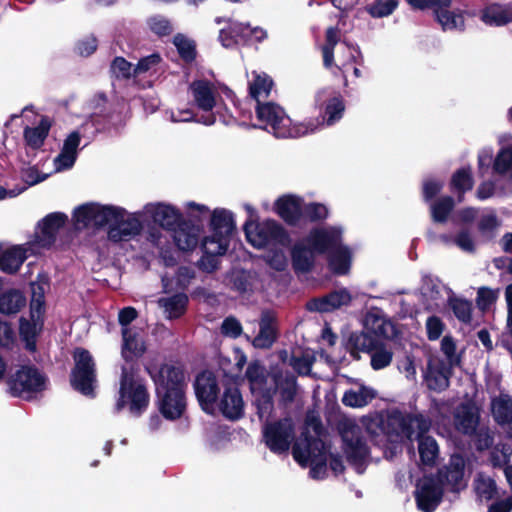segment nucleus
Here are the masks:
<instances>
[{
    "label": "nucleus",
    "mask_w": 512,
    "mask_h": 512,
    "mask_svg": "<svg viewBox=\"0 0 512 512\" xmlns=\"http://www.w3.org/2000/svg\"><path fill=\"white\" fill-rule=\"evenodd\" d=\"M266 445L274 453L287 452L294 438V426L290 419L266 424L263 429Z\"/></svg>",
    "instance_id": "nucleus-12"
},
{
    "label": "nucleus",
    "mask_w": 512,
    "mask_h": 512,
    "mask_svg": "<svg viewBox=\"0 0 512 512\" xmlns=\"http://www.w3.org/2000/svg\"><path fill=\"white\" fill-rule=\"evenodd\" d=\"M187 303L188 297L184 293L163 296L157 301L158 307L169 320L181 317L186 311Z\"/></svg>",
    "instance_id": "nucleus-34"
},
{
    "label": "nucleus",
    "mask_w": 512,
    "mask_h": 512,
    "mask_svg": "<svg viewBox=\"0 0 512 512\" xmlns=\"http://www.w3.org/2000/svg\"><path fill=\"white\" fill-rule=\"evenodd\" d=\"M272 85V79L266 73L253 71L249 76L250 95L257 103L269 96Z\"/></svg>",
    "instance_id": "nucleus-42"
},
{
    "label": "nucleus",
    "mask_w": 512,
    "mask_h": 512,
    "mask_svg": "<svg viewBox=\"0 0 512 512\" xmlns=\"http://www.w3.org/2000/svg\"><path fill=\"white\" fill-rule=\"evenodd\" d=\"M318 254L313 247L309 246L306 238L298 242L292 250V263L296 271L307 272L315 262V256Z\"/></svg>",
    "instance_id": "nucleus-35"
},
{
    "label": "nucleus",
    "mask_w": 512,
    "mask_h": 512,
    "mask_svg": "<svg viewBox=\"0 0 512 512\" xmlns=\"http://www.w3.org/2000/svg\"><path fill=\"white\" fill-rule=\"evenodd\" d=\"M491 414L499 425L512 423V396L501 391L498 395L491 396Z\"/></svg>",
    "instance_id": "nucleus-33"
},
{
    "label": "nucleus",
    "mask_w": 512,
    "mask_h": 512,
    "mask_svg": "<svg viewBox=\"0 0 512 512\" xmlns=\"http://www.w3.org/2000/svg\"><path fill=\"white\" fill-rule=\"evenodd\" d=\"M480 20L491 27L505 26L512 22V4L492 3L481 10Z\"/></svg>",
    "instance_id": "nucleus-25"
},
{
    "label": "nucleus",
    "mask_w": 512,
    "mask_h": 512,
    "mask_svg": "<svg viewBox=\"0 0 512 512\" xmlns=\"http://www.w3.org/2000/svg\"><path fill=\"white\" fill-rule=\"evenodd\" d=\"M235 229L233 213L224 208H217L210 216L211 233L230 237Z\"/></svg>",
    "instance_id": "nucleus-37"
},
{
    "label": "nucleus",
    "mask_w": 512,
    "mask_h": 512,
    "mask_svg": "<svg viewBox=\"0 0 512 512\" xmlns=\"http://www.w3.org/2000/svg\"><path fill=\"white\" fill-rule=\"evenodd\" d=\"M26 304V298L17 290L8 291L0 296V313L15 314Z\"/></svg>",
    "instance_id": "nucleus-47"
},
{
    "label": "nucleus",
    "mask_w": 512,
    "mask_h": 512,
    "mask_svg": "<svg viewBox=\"0 0 512 512\" xmlns=\"http://www.w3.org/2000/svg\"><path fill=\"white\" fill-rule=\"evenodd\" d=\"M116 213L111 217L108 238L114 242L128 241L139 235L143 229L142 210L130 213L122 207L115 206Z\"/></svg>",
    "instance_id": "nucleus-6"
},
{
    "label": "nucleus",
    "mask_w": 512,
    "mask_h": 512,
    "mask_svg": "<svg viewBox=\"0 0 512 512\" xmlns=\"http://www.w3.org/2000/svg\"><path fill=\"white\" fill-rule=\"evenodd\" d=\"M339 41V30L329 28L326 32V43L322 48L323 62L326 68H331L334 64L333 51Z\"/></svg>",
    "instance_id": "nucleus-57"
},
{
    "label": "nucleus",
    "mask_w": 512,
    "mask_h": 512,
    "mask_svg": "<svg viewBox=\"0 0 512 512\" xmlns=\"http://www.w3.org/2000/svg\"><path fill=\"white\" fill-rule=\"evenodd\" d=\"M230 237L217 235L212 233L210 236L204 238L202 242L203 256L199 261L200 267L207 271L212 272L217 268L218 257L226 253L229 246Z\"/></svg>",
    "instance_id": "nucleus-17"
},
{
    "label": "nucleus",
    "mask_w": 512,
    "mask_h": 512,
    "mask_svg": "<svg viewBox=\"0 0 512 512\" xmlns=\"http://www.w3.org/2000/svg\"><path fill=\"white\" fill-rule=\"evenodd\" d=\"M215 21L217 24H227L219 33V40L224 47L230 48L240 40H246L248 24L220 17L216 18Z\"/></svg>",
    "instance_id": "nucleus-27"
},
{
    "label": "nucleus",
    "mask_w": 512,
    "mask_h": 512,
    "mask_svg": "<svg viewBox=\"0 0 512 512\" xmlns=\"http://www.w3.org/2000/svg\"><path fill=\"white\" fill-rule=\"evenodd\" d=\"M441 481V485L458 492L467 486L465 477V460L461 455H452L449 464L444 470H441L436 477Z\"/></svg>",
    "instance_id": "nucleus-20"
},
{
    "label": "nucleus",
    "mask_w": 512,
    "mask_h": 512,
    "mask_svg": "<svg viewBox=\"0 0 512 512\" xmlns=\"http://www.w3.org/2000/svg\"><path fill=\"white\" fill-rule=\"evenodd\" d=\"M340 48L341 54L338 55V64H336L339 70H342L351 62H356L357 57L361 56V52L357 47L344 43Z\"/></svg>",
    "instance_id": "nucleus-64"
},
{
    "label": "nucleus",
    "mask_w": 512,
    "mask_h": 512,
    "mask_svg": "<svg viewBox=\"0 0 512 512\" xmlns=\"http://www.w3.org/2000/svg\"><path fill=\"white\" fill-rule=\"evenodd\" d=\"M273 394V388H269L263 390V392H257L256 394H254L258 409V415L261 419H268L271 415V412L273 410Z\"/></svg>",
    "instance_id": "nucleus-59"
},
{
    "label": "nucleus",
    "mask_w": 512,
    "mask_h": 512,
    "mask_svg": "<svg viewBox=\"0 0 512 512\" xmlns=\"http://www.w3.org/2000/svg\"><path fill=\"white\" fill-rule=\"evenodd\" d=\"M495 172L512 177V142L502 146L493 166Z\"/></svg>",
    "instance_id": "nucleus-51"
},
{
    "label": "nucleus",
    "mask_w": 512,
    "mask_h": 512,
    "mask_svg": "<svg viewBox=\"0 0 512 512\" xmlns=\"http://www.w3.org/2000/svg\"><path fill=\"white\" fill-rule=\"evenodd\" d=\"M282 246L273 247L266 255L265 261L274 270L283 271L288 265V259Z\"/></svg>",
    "instance_id": "nucleus-63"
},
{
    "label": "nucleus",
    "mask_w": 512,
    "mask_h": 512,
    "mask_svg": "<svg viewBox=\"0 0 512 512\" xmlns=\"http://www.w3.org/2000/svg\"><path fill=\"white\" fill-rule=\"evenodd\" d=\"M375 397L374 389L365 385H357L344 393L342 402L348 407L361 408L370 403Z\"/></svg>",
    "instance_id": "nucleus-38"
},
{
    "label": "nucleus",
    "mask_w": 512,
    "mask_h": 512,
    "mask_svg": "<svg viewBox=\"0 0 512 512\" xmlns=\"http://www.w3.org/2000/svg\"><path fill=\"white\" fill-rule=\"evenodd\" d=\"M122 356L126 360H132L141 356L145 351V344L140 330L135 327L122 329Z\"/></svg>",
    "instance_id": "nucleus-31"
},
{
    "label": "nucleus",
    "mask_w": 512,
    "mask_h": 512,
    "mask_svg": "<svg viewBox=\"0 0 512 512\" xmlns=\"http://www.w3.org/2000/svg\"><path fill=\"white\" fill-rule=\"evenodd\" d=\"M256 115L263 129L275 137L289 138L291 119L281 106L273 102L257 103Z\"/></svg>",
    "instance_id": "nucleus-9"
},
{
    "label": "nucleus",
    "mask_w": 512,
    "mask_h": 512,
    "mask_svg": "<svg viewBox=\"0 0 512 512\" xmlns=\"http://www.w3.org/2000/svg\"><path fill=\"white\" fill-rule=\"evenodd\" d=\"M431 422L423 415H404L393 412L388 416L386 430L389 435H394L400 441L413 440L417 431L428 432Z\"/></svg>",
    "instance_id": "nucleus-8"
},
{
    "label": "nucleus",
    "mask_w": 512,
    "mask_h": 512,
    "mask_svg": "<svg viewBox=\"0 0 512 512\" xmlns=\"http://www.w3.org/2000/svg\"><path fill=\"white\" fill-rule=\"evenodd\" d=\"M313 432L314 435H310L307 428L302 433L293 446L292 454L300 465H310V476L320 480L326 475L327 448L321 439V429L318 425L313 426Z\"/></svg>",
    "instance_id": "nucleus-2"
},
{
    "label": "nucleus",
    "mask_w": 512,
    "mask_h": 512,
    "mask_svg": "<svg viewBox=\"0 0 512 512\" xmlns=\"http://www.w3.org/2000/svg\"><path fill=\"white\" fill-rule=\"evenodd\" d=\"M398 4L399 0H374L367 5L366 11L373 18H383L391 15Z\"/></svg>",
    "instance_id": "nucleus-56"
},
{
    "label": "nucleus",
    "mask_w": 512,
    "mask_h": 512,
    "mask_svg": "<svg viewBox=\"0 0 512 512\" xmlns=\"http://www.w3.org/2000/svg\"><path fill=\"white\" fill-rule=\"evenodd\" d=\"M49 288L48 279L45 275H38L37 280L31 283V314L38 317L45 311L44 295Z\"/></svg>",
    "instance_id": "nucleus-41"
},
{
    "label": "nucleus",
    "mask_w": 512,
    "mask_h": 512,
    "mask_svg": "<svg viewBox=\"0 0 512 512\" xmlns=\"http://www.w3.org/2000/svg\"><path fill=\"white\" fill-rule=\"evenodd\" d=\"M45 377L33 366H22L9 379L8 386L12 395L30 398L33 393L45 387Z\"/></svg>",
    "instance_id": "nucleus-10"
},
{
    "label": "nucleus",
    "mask_w": 512,
    "mask_h": 512,
    "mask_svg": "<svg viewBox=\"0 0 512 512\" xmlns=\"http://www.w3.org/2000/svg\"><path fill=\"white\" fill-rule=\"evenodd\" d=\"M441 481L435 477H424L417 483L415 498L418 508L423 512H432L439 505L443 495Z\"/></svg>",
    "instance_id": "nucleus-13"
},
{
    "label": "nucleus",
    "mask_w": 512,
    "mask_h": 512,
    "mask_svg": "<svg viewBox=\"0 0 512 512\" xmlns=\"http://www.w3.org/2000/svg\"><path fill=\"white\" fill-rule=\"evenodd\" d=\"M42 316L36 317L30 313L31 320L22 319L20 321V335L26 343V348L30 351L35 350V339L43 325Z\"/></svg>",
    "instance_id": "nucleus-45"
},
{
    "label": "nucleus",
    "mask_w": 512,
    "mask_h": 512,
    "mask_svg": "<svg viewBox=\"0 0 512 512\" xmlns=\"http://www.w3.org/2000/svg\"><path fill=\"white\" fill-rule=\"evenodd\" d=\"M246 376L250 382V388L253 394L271 388L267 386V377L264 367L258 363H251L248 366Z\"/></svg>",
    "instance_id": "nucleus-50"
},
{
    "label": "nucleus",
    "mask_w": 512,
    "mask_h": 512,
    "mask_svg": "<svg viewBox=\"0 0 512 512\" xmlns=\"http://www.w3.org/2000/svg\"><path fill=\"white\" fill-rule=\"evenodd\" d=\"M351 294L347 289H340L321 298H316L307 303L310 311L330 312L351 302Z\"/></svg>",
    "instance_id": "nucleus-24"
},
{
    "label": "nucleus",
    "mask_w": 512,
    "mask_h": 512,
    "mask_svg": "<svg viewBox=\"0 0 512 512\" xmlns=\"http://www.w3.org/2000/svg\"><path fill=\"white\" fill-rule=\"evenodd\" d=\"M67 219V216L60 212L47 215L39 224L38 231L36 232L38 245L40 247L50 246L54 242L57 232L64 226Z\"/></svg>",
    "instance_id": "nucleus-22"
},
{
    "label": "nucleus",
    "mask_w": 512,
    "mask_h": 512,
    "mask_svg": "<svg viewBox=\"0 0 512 512\" xmlns=\"http://www.w3.org/2000/svg\"><path fill=\"white\" fill-rule=\"evenodd\" d=\"M219 87L207 79L191 82L189 92L195 105L204 112H213L220 100Z\"/></svg>",
    "instance_id": "nucleus-15"
},
{
    "label": "nucleus",
    "mask_w": 512,
    "mask_h": 512,
    "mask_svg": "<svg viewBox=\"0 0 512 512\" xmlns=\"http://www.w3.org/2000/svg\"><path fill=\"white\" fill-rule=\"evenodd\" d=\"M324 127V120L320 118L308 119L300 123H292L289 126V137H301L315 133Z\"/></svg>",
    "instance_id": "nucleus-53"
},
{
    "label": "nucleus",
    "mask_w": 512,
    "mask_h": 512,
    "mask_svg": "<svg viewBox=\"0 0 512 512\" xmlns=\"http://www.w3.org/2000/svg\"><path fill=\"white\" fill-rule=\"evenodd\" d=\"M500 221L493 211H484L478 221V231L485 238H491L499 228Z\"/></svg>",
    "instance_id": "nucleus-58"
},
{
    "label": "nucleus",
    "mask_w": 512,
    "mask_h": 512,
    "mask_svg": "<svg viewBox=\"0 0 512 512\" xmlns=\"http://www.w3.org/2000/svg\"><path fill=\"white\" fill-rule=\"evenodd\" d=\"M161 61V56L157 53L142 58L133 69L134 77L156 74L160 70Z\"/></svg>",
    "instance_id": "nucleus-54"
},
{
    "label": "nucleus",
    "mask_w": 512,
    "mask_h": 512,
    "mask_svg": "<svg viewBox=\"0 0 512 512\" xmlns=\"http://www.w3.org/2000/svg\"><path fill=\"white\" fill-rule=\"evenodd\" d=\"M426 433L417 431L414 438L418 440V451L422 464L433 466L439 458V446L436 440Z\"/></svg>",
    "instance_id": "nucleus-36"
},
{
    "label": "nucleus",
    "mask_w": 512,
    "mask_h": 512,
    "mask_svg": "<svg viewBox=\"0 0 512 512\" xmlns=\"http://www.w3.org/2000/svg\"><path fill=\"white\" fill-rule=\"evenodd\" d=\"M274 385L285 402H291L296 394V379L292 374H279L274 376Z\"/></svg>",
    "instance_id": "nucleus-49"
},
{
    "label": "nucleus",
    "mask_w": 512,
    "mask_h": 512,
    "mask_svg": "<svg viewBox=\"0 0 512 512\" xmlns=\"http://www.w3.org/2000/svg\"><path fill=\"white\" fill-rule=\"evenodd\" d=\"M26 259V250L22 246H12L0 253V269L13 273Z\"/></svg>",
    "instance_id": "nucleus-43"
},
{
    "label": "nucleus",
    "mask_w": 512,
    "mask_h": 512,
    "mask_svg": "<svg viewBox=\"0 0 512 512\" xmlns=\"http://www.w3.org/2000/svg\"><path fill=\"white\" fill-rule=\"evenodd\" d=\"M373 339L365 333H352L347 341V350L355 359L360 358V352L369 353L374 346Z\"/></svg>",
    "instance_id": "nucleus-48"
},
{
    "label": "nucleus",
    "mask_w": 512,
    "mask_h": 512,
    "mask_svg": "<svg viewBox=\"0 0 512 512\" xmlns=\"http://www.w3.org/2000/svg\"><path fill=\"white\" fill-rule=\"evenodd\" d=\"M440 240L445 245L454 244L460 250L466 253H474L476 250V241L472 235V232L468 229L460 230L453 237L443 234L440 236Z\"/></svg>",
    "instance_id": "nucleus-46"
},
{
    "label": "nucleus",
    "mask_w": 512,
    "mask_h": 512,
    "mask_svg": "<svg viewBox=\"0 0 512 512\" xmlns=\"http://www.w3.org/2000/svg\"><path fill=\"white\" fill-rule=\"evenodd\" d=\"M275 210L289 224H296L302 212L304 213L302 199L295 195L280 197L275 203Z\"/></svg>",
    "instance_id": "nucleus-26"
},
{
    "label": "nucleus",
    "mask_w": 512,
    "mask_h": 512,
    "mask_svg": "<svg viewBox=\"0 0 512 512\" xmlns=\"http://www.w3.org/2000/svg\"><path fill=\"white\" fill-rule=\"evenodd\" d=\"M144 217L167 230H173L181 221L182 214L174 206L166 203H148L142 209Z\"/></svg>",
    "instance_id": "nucleus-19"
},
{
    "label": "nucleus",
    "mask_w": 512,
    "mask_h": 512,
    "mask_svg": "<svg viewBox=\"0 0 512 512\" xmlns=\"http://www.w3.org/2000/svg\"><path fill=\"white\" fill-rule=\"evenodd\" d=\"M115 206L86 203L75 208L74 224L77 229L109 226L111 217L116 213Z\"/></svg>",
    "instance_id": "nucleus-11"
},
{
    "label": "nucleus",
    "mask_w": 512,
    "mask_h": 512,
    "mask_svg": "<svg viewBox=\"0 0 512 512\" xmlns=\"http://www.w3.org/2000/svg\"><path fill=\"white\" fill-rule=\"evenodd\" d=\"M452 295L451 290L439 280L426 277L421 286L423 304L428 310L438 311L445 307Z\"/></svg>",
    "instance_id": "nucleus-18"
},
{
    "label": "nucleus",
    "mask_w": 512,
    "mask_h": 512,
    "mask_svg": "<svg viewBox=\"0 0 512 512\" xmlns=\"http://www.w3.org/2000/svg\"><path fill=\"white\" fill-rule=\"evenodd\" d=\"M371 366L374 370H380L390 365L393 357L392 351L382 344H374L369 352Z\"/></svg>",
    "instance_id": "nucleus-55"
},
{
    "label": "nucleus",
    "mask_w": 512,
    "mask_h": 512,
    "mask_svg": "<svg viewBox=\"0 0 512 512\" xmlns=\"http://www.w3.org/2000/svg\"><path fill=\"white\" fill-rule=\"evenodd\" d=\"M183 380L182 371L171 366H163L155 378L159 409L167 419L179 418L186 408Z\"/></svg>",
    "instance_id": "nucleus-1"
},
{
    "label": "nucleus",
    "mask_w": 512,
    "mask_h": 512,
    "mask_svg": "<svg viewBox=\"0 0 512 512\" xmlns=\"http://www.w3.org/2000/svg\"><path fill=\"white\" fill-rule=\"evenodd\" d=\"M451 5H440L434 12L437 22L444 31L463 30L464 17L461 12L450 10Z\"/></svg>",
    "instance_id": "nucleus-39"
},
{
    "label": "nucleus",
    "mask_w": 512,
    "mask_h": 512,
    "mask_svg": "<svg viewBox=\"0 0 512 512\" xmlns=\"http://www.w3.org/2000/svg\"><path fill=\"white\" fill-rule=\"evenodd\" d=\"M474 490L479 500L489 501L496 493V484L492 478L478 474L474 480Z\"/></svg>",
    "instance_id": "nucleus-52"
},
{
    "label": "nucleus",
    "mask_w": 512,
    "mask_h": 512,
    "mask_svg": "<svg viewBox=\"0 0 512 512\" xmlns=\"http://www.w3.org/2000/svg\"><path fill=\"white\" fill-rule=\"evenodd\" d=\"M194 388L202 409L208 413H212L218 394L215 376L211 372H202L197 376Z\"/></svg>",
    "instance_id": "nucleus-21"
},
{
    "label": "nucleus",
    "mask_w": 512,
    "mask_h": 512,
    "mask_svg": "<svg viewBox=\"0 0 512 512\" xmlns=\"http://www.w3.org/2000/svg\"><path fill=\"white\" fill-rule=\"evenodd\" d=\"M340 433L348 461L355 466L358 473H362L368 449L362 439L360 428L354 421L344 420L340 423Z\"/></svg>",
    "instance_id": "nucleus-5"
},
{
    "label": "nucleus",
    "mask_w": 512,
    "mask_h": 512,
    "mask_svg": "<svg viewBox=\"0 0 512 512\" xmlns=\"http://www.w3.org/2000/svg\"><path fill=\"white\" fill-rule=\"evenodd\" d=\"M149 402L150 396L144 381L132 369L123 368L115 410L119 412L128 409L130 414L140 416Z\"/></svg>",
    "instance_id": "nucleus-3"
},
{
    "label": "nucleus",
    "mask_w": 512,
    "mask_h": 512,
    "mask_svg": "<svg viewBox=\"0 0 512 512\" xmlns=\"http://www.w3.org/2000/svg\"><path fill=\"white\" fill-rule=\"evenodd\" d=\"M454 366L447 364L442 357L431 356L424 373V380L430 390L441 392L449 386Z\"/></svg>",
    "instance_id": "nucleus-16"
},
{
    "label": "nucleus",
    "mask_w": 512,
    "mask_h": 512,
    "mask_svg": "<svg viewBox=\"0 0 512 512\" xmlns=\"http://www.w3.org/2000/svg\"><path fill=\"white\" fill-rule=\"evenodd\" d=\"M75 367L71 376V384L85 396H93L97 384L95 363L91 354L84 349L74 352Z\"/></svg>",
    "instance_id": "nucleus-7"
},
{
    "label": "nucleus",
    "mask_w": 512,
    "mask_h": 512,
    "mask_svg": "<svg viewBox=\"0 0 512 512\" xmlns=\"http://www.w3.org/2000/svg\"><path fill=\"white\" fill-rule=\"evenodd\" d=\"M50 127L51 122L47 117H42L39 124L35 127H26L24 129L26 144L33 149L40 148L48 136Z\"/></svg>",
    "instance_id": "nucleus-44"
},
{
    "label": "nucleus",
    "mask_w": 512,
    "mask_h": 512,
    "mask_svg": "<svg viewBox=\"0 0 512 512\" xmlns=\"http://www.w3.org/2000/svg\"><path fill=\"white\" fill-rule=\"evenodd\" d=\"M451 184L453 190L459 193L470 190L473 186L471 171L466 168L459 169L454 173Z\"/></svg>",
    "instance_id": "nucleus-61"
},
{
    "label": "nucleus",
    "mask_w": 512,
    "mask_h": 512,
    "mask_svg": "<svg viewBox=\"0 0 512 512\" xmlns=\"http://www.w3.org/2000/svg\"><path fill=\"white\" fill-rule=\"evenodd\" d=\"M454 207L451 197H443L431 205V215L435 222H445Z\"/></svg>",
    "instance_id": "nucleus-60"
},
{
    "label": "nucleus",
    "mask_w": 512,
    "mask_h": 512,
    "mask_svg": "<svg viewBox=\"0 0 512 512\" xmlns=\"http://www.w3.org/2000/svg\"><path fill=\"white\" fill-rule=\"evenodd\" d=\"M451 309L455 316L462 322H469L471 320V303L467 300L450 296L448 300Z\"/></svg>",
    "instance_id": "nucleus-62"
},
{
    "label": "nucleus",
    "mask_w": 512,
    "mask_h": 512,
    "mask_svg": "<svg viewBox=\"0 0 512 512\" xmlns=\"http://www.w3.org/2000/svg\"><path fill=\"white\" fill-rule=\"evenodd\" d=\"M343 229L340 226L318 227L310 231L306 242L318 254L329 253L342 242Z\"/></svg>",
    "instance_id": "nucleus-14"
},
{
    "label": "nucleus",
    "mask_w": 512,
    "mask_h": 512,
    "mask_svg": "<svg viewBox=\"0 0 512 512\" xmlns=\"http://www.w3.org/2000/svg\"><path fill=\"white\" fill-rule=\"evenodd\" d=\"M244 230L248 242L258 249L286 247L290 243L287 232L274 220H265L261 223L246 222Z\"/></svg>",
    "instance_id": "nucleus-4"
},
{
    "label": "nucleus",
    "mask_w": 512,
    "mask_h": 512,
    "mask_svg": "<svg viewBox=\"0 0 512 512\" xmlns=\"http://www.w3.org/2000/svg\"><path fill=\"white\" fill-rule=\"evenodd\" d=\"M479 409L473 403H463L455 409L454 425L463 434H472L479 424Z\"/></svg>",
    "instance_id": "nucleus-23"
},
{
    "label": "nucleus",
    "mask_w": 512,
    "mask_h": 512,
    "mask_svg": "<svg viewBox=\"0 0 512 512\" xmlns=\"http://www.w3.org/2000/svg\"><path fill=\"white\" fill-rule=\"evenodd\" d=\"M223 415L229 419H238L243 415L244 402L239 389L233 385L225 389L220 401Z\"/></svg>",
    "instance_id": "nucleus-30"
},
{
    "label": "nucleus",
    "mask_w": 512,
    "mask_h": 512,
    "mask_svg": "<svg viewBox=\"0 0 512 512\" xmlns=\"http://www.w3.org/2000/svg\"><path fill=\"white\" fill-rule=\"evenodd\" d=\"M259 326L260 331L253 339L252 344L255 348L268 349L277 337L275 315L270 311L263 312Z\"/></svg>",
    "instance_id": "nucleus-29"
},
{
    "label": "nucleus",
    "mask_w": 512,
    "mask_h": 512,
    "mask_svg": "<svg viewBox=\"0 0 512 512\" xmlns=\"http://www.w3.org/2000/svg\"><path fill=\"white\" fill-rule=\"evenodd\" d=\"M327 91H321L316 95V102L320 105H324V115L321 120H324V126H332L338 122L344 114L345 105L343 99L339 95H333L329 97L327 102L324 100V96Z\"/></svg>",
    "instance_id": "nucleus-28"
},
{
    "label": "nucleus",
    "mask_w": 512,
    "mask_h": 512,
    "mask_svg": "<svg viewBox=\"0 0 512 512\" xmlns=\"http://www.w3.org/2000/svg\"><path fill=\"white\" fill-rule=\"evenodd\" d=\"M177 226L173 229V239L177 247L182 251L195 249L199 243L201 228L188 223H179Z\"/></svg>",
    "instance_id": "nucleus-32"
},
{
    "label": "nucleus",
    "mask_w": 512,
    "mask_h": 512,
    "mask_svg": "<svg viewBox=\"0 0 512 512\" xmlns=\"http://www.w3.org/2000/svg\"><path fill=\"white\" fill-rule=\"evenodd\" d=\"M351 251L347 246L340 245L328 253V265L330 270L338 275H345L351 266Z\"/></svg>",
    "instance_id": "nucleus-40"
}]
</instances>
